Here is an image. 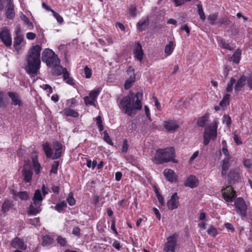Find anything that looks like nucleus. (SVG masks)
<instances>
[{
	"label": "nucleus",
	"instance_id": "nucleus-13",
	"mask_svg": "<svg viewBox=\"0 0 252 252\" xmlns=\"http://www.w3.org/2000/svg\"><path fill=\"white\" fill-rule=\"evenodd\" d=\"M134 57L141 62L143 58L144 53L142 46L139 42H135L133 49Z\"/></svg>",
	"mask_w": 252,
	"mask_h": 252
},
{
	"label": "nucleus",
	"instance_id": "nucleus-3",
	"mask_svg": "<svg viewBox=\"0 0 252 252\" xmlns=\"http://www.w3.org/2000/svg\"><path fill=\"white\" fill-rule=\"evenodd\" d=\"M175 157V152L173 147L158 149L156 151L154 161L157 164H162L169 161L176 163L177 161Z\"/></svg>",
	"mask_w": 252,
	"mask_h": 252
},
{
	"label": "nucleus",
	"instance_id": "nucleus-39",
	"mask_svg": "<svg viewBox=\"0 0 252 252\" xmlns=\"http://www.w3.org/2000/svg\"><path fill=\"white\" fill-rule=\"evenodd\" d=\"M218 14L217 13L210 14L208 17L209 23L212 25H215L217 24Z\"/></svg>",
	"mask_w": 252,
	"mask_h": 252
},
{
	"label": "nucleus",
	"instance_id": "nucleus-34",
	"mask_svg": "<svg viewBox=\"0 0 252 252\" xmlns=\"http://www.w3.org/2000/svg\"><path fill=\"white\" fill-rule=\"evenodd\" d=\"M54 242V239L52 237L48 235H45L42 237V245L43 246H47L52 244Z\"/></svg>",
	"mask_w": 252,
	"mask_h": 252
},
{
	"label": "nucleus",
	"instance_id": "nucleus-36",
	"mask_svg": "<svg viewBox=\"0 0 252 252\" xmlns=\"http://www.w3.org/2000/svg\"><path fill=\"white\" fill-rule=\"evenodd\" d=\"M230 96V95L229 94H225L222 100L220 102V106L224 109L229 104Z\"/></svg>",
	"mask_w": 252,
	"mask_h": 252
},
{
	"label": "nucleus",
	"instance_id": "nucleus-33",
	"mask_svg": "<svg viewBox=\"0 0 252 252\" xmlns=\"http://www.w3.org/2000/svg\"><path fill=\"white\" fill-rule=\"evenodd\" d=\"M63 113L66 116H71L74 118H77L79 116V113L77 111L69 108L64 109Z\"/></svg>",
	"mask_w": 252,
	"mask_h": 252
},
{
	"label": "nucleus",
	"instance_id": "nucleus-49",
	"mask_svg": "<svg viewBox=\"0 0 252 252\" xmlns=\"http://www.w3.org/2000/svg\"><path fill=\"white\" fill-rule=\"evenodd\" d=\"M236 80L235 79L231 78L229 83H228L226 87V91L228 93L231 92L232 91L233 86L235 83Z\"/></svg>",
	"mask_w": 252,
	"mask_h": 252
},
{
	"label": "nucleus",
	"instance_id": "nucleus-62",
	"mask_svg": "<svg viewBox=\"0 0 252 252\" xmlns=\"http://www.w3.org/2000/svg\"><path fill=\"white\" fill-rule=\"evenodd\" d=\"M220 44L221 45V46L226 49H228L229 50H231L232 49L230 47V46L229 45L228 43H225V41L223 40H221L220 41Z\"/></svg>",
	"mask_w": 252,
	"mask_h": 252
},
{
	"label": "nucleus",
	"instance_id": "nucleus-61",
	"mask_svg": "<svg viewBox=\"0 0 252 252\" xmlns=\"http://www.w3.org/2000/svg\"><path fill=\"white\" fill-rule=\"evenodd\" d=\"M72 234L77 237L80 236V229L79 227L76 226L73 228Z\"/></svg>",
	"mask_w": 252,
	"mask_h": 252
},
{
	"label": "nucleus",
	"instance_id": "nucleus-37",
	"mask_svg": "<svg viewBox=\"0 0 252 252\" xmlns=\"http://www.w3.org/2000/svg\"><path fill=\"white\" fill-rule=\"evenodd\" d=\"M63 80L66 82L67 84L70 85H73L74 84L73 79L69 76V74L67 72L66 69H65V71L63 74Z\"/></svg>",
	"mask_w": 252,
	"mask_h": 252
},
{
	"label": "nucleus",
	"instance_id": "nucleus-30",
	"mask_svg": "<svg viewBox=\"0 0 252 252\" xmlns=\"http://www.w3.org/2000/svg\"><path fill=\"white\" fill-rule=\"evenodd\" d=\"M149 25V19L148 18L142 19L139 21L137 24V29L140 31H143L147 28Z\"/></svg>",
	"mask_w": 252,
	"mask_h": 252
},
{
	"label": "nucleus",
	"instance_id": "nucleus-38",
	"mask_svg": "<svg viewBox=\"0 0 252 252\" xmlns=\"http://www.w3.org/2000/svg\"><path fill=\"white\" fill-rule=\"evenodd\" d=\"M174 48V42L171 41L167 45L165 46L164 52L167 55V56H169L173 51Z\"/></svg>",
	"mask_w": 252,
	"mask_h": 252
},
{
	"label": "nucleus",
	"instance_id": "nucleus-8",
	"mask_svg": "<svg viewBox=\"0 0 252 252\" xmlns=\"http://www.w3.org/2000/svg\"><path fill=\"white\" fill-rule=\"evenodd\" d=\"M0 39L4 44L9 47L12 44V39L9 30L6 28H2L0 30Z\"/></svg>",
	"mask_w": 252,
	"mask_h": 252
},
{
	"label": "nucleus",
	"instance_id": "nucleus-29",
	"mask_svg": "<svg viewBox=\"0 0 252 252\" xmlns=\"http://www.w3.org/2000/svg\"><path fill=\"white\" fill-rule=\"evenodd\" d=\"M23 40V36L21 34V30L20 27H17L16 31V35L14 38V46H16L20 45Z\"/></svg>",
	"mask_w": 252,
	"mask_h": 252
},
{
	"label": "nucleus",
	"instance_id": "nucleus-25",
	"mask_svg": "<svg viewBox=\"0 0 252 252\" xmlns=\"http://www.w3.org/2000/svg\"><path fill=\"white\" fill-rule=\"evenodd\" d=\"M43 150L47 158H52L53 156V149L47 142L42 144Z\"/></svg>",
	"mask_w": 252,
	"mask_h": 252
},
{
	"label": "nucleus",
	"instance_id": "nucleus-59",
	"mask_svg": "<svg viewBox=\"0 0 252 252\" xmlns=\"http://www.w3.org/2000/svg\"><path fill=\"white\" fill-rule=\"evenodd\" d=\"M128 144H127V141L126 139H125L123 141L122 148V153H126L128 149Z\"/></svg>",
	"mask_w": 252,
	"mask_h": 252
},
{
	"label": "nucleus",
	"instance_id": "nucleus-58",
	"mask_svg": "<svg viewBox=\"0 0 252 252\" xmlns=\"http://www.w3.org/2000/svg\"><path fill=\"white\" fill-rule=\"evenodd\" d=\"M52 13L54 17L60 24H62L63 22V18L59 13L56 12L55 11Z\"/></svg>",
	"mask_w": 252,
	"mask_h": 252
},
{
	"label": "nucleus",
	"instance_id": "nucleus-32",
	"mask_svg": "<svg viewBox=\"0 0 252 252\" xmlns=\"http://www.w3.org/2000/svg\"><path fill=\"white\" fill-rule=\"evenodd\" d=\"M241 51L239 49H237L231 57V61L234 63H239L241 59Z\"/></svg>",
	"mask_w": 252,
	"mask_h": 252
},
{
	"label": "nucleus",
	"instance_id": "nucleus-44",
	"mask_svg": "<svg viewBox=\"0 0 252 252\" xmlns=\"http://www.w3.org/2000/svg\"><path fill=\"white\" fill-rule=\"evenodd\" d=\"M27 223L35 226H38L40 225V220L39 218L30 219L27 220Z\"/></svg>",
	"mask_w": 252,
	"mask_h": 252
},
{
	"label": "nucleus",
	"instance_id": "nucleus-9",
	"mask_svg": "<svg viewBox=\"0 0 252 252\" xmlns=\"http://www.w3.org/2000/svg\"><path fill=\"white\" fill-rule=\"evenodd\" d=\"M177 236L175 234L167 238V242L164 244L163 250L165 252H174L176 246Z\"/></svg>",
	"mask_w": 252,
	"mask_h": 252
},
{
	"label": "nucleus",
	"instance_id": "nucleus-20",
	"mask_svg": "<svg viewBox=\"0 0 252 252\" xmlns=\"http://www.w3.org/2000/svg\"><path fill=\"white\" fill-rule=\"evenodd\" d=\"M163 174L166 179L170 183L176 181L177 178L174 171L170 169H165Z\"/></svg>",
	"mask_w": 252,
	"mask_h": 252
},
{
	"label": "nucleus",
	"instance_id": "nucleus-27",
	"mask_svg": "<svg viewBox=\"0 0 252 252\" xmlns=\"http://www.w3.org/2000/svg\"><path fill=\"white\" fill-rule=\"evenodd\" d=\"M32 162L36 174H38L40 171L41 166L38 161V157L36 155H32Z\"/></svg>",
	"mask_w": 252,
	"mask_h": 252
},
{
	"label": "nucleus",
	"instance_id": "nucleus-63",
	"mask_svg": "<svg viewBox=\"0 0 252 252\" xmlns=\"http://www.w3.org/2000/svg\"><path fill=\"white\" fill-rule=\"evenodd\" d=\"M41 190L43 196H45L46 195L48 194L49 189L48 187H45L44 185H43L41 187Z\"/></svg>",
	"mask_w": 252,
	"mask_h": 252
},
{
	"label": "nucleus",
	"instance_id": "nucleus-2",
	"mask_svg": "<svg viewBox=\"0 0 252 252\" xmlns=\"http://www.w3.org/2000/svg\"><path fill=\"white\" fill-rule=\"evenodd\" d=\"M41 47L39 45L33 46L29 50L26 57L27 65L26 70L27 73L32 75L37 74L40 67V52Z\"/></svg>",
	"mask_w": 252,
	"mask_h": 252
},
{
	"label": "nucleus",
	"instance_id": "nucleus-28",
	"mask_svg": "<svg viewBox=\"0 0 252 252\" xmlns=\"http://www.w3.org/2000/svg\"><path fill=\"white\" fill-rule=\"evenodd\" d=\"M43 200V197L40 189H36L32 198L33 202L34 204H41V201Z\"/></svg>",
	"mask_w": 252,
	"mask_h": 252
},
{
	"label": "nucleus",
	"instance_id": "nucleus-52",
	"mask_svg": "<svg viewBox=\"0 0 252 252\" xmlns=\"http://www.w3.org/2000/svg\"><path fill=\"white\" fill-rule=\"evenodd\" d=\"M96 165H97V161L96 160H94L93 161H92L90 159L87 160L86 165L88 167H89V168L92 167V169H94Z\"/></svg>",
	"mask_w": 252,
	"mask_h": 252
},
{
	"label": "nucleus",
	"instance_id": "nucleus-11",
	"mask_svg": "<svg viewBox=\"0 0 252 252\" xmlns=\"http://www.w3.org/2000/svg\"><path fill=\"white\" fill-rule=\"evenodd\" d=\"M127 73L129 75V78L126 81L124 88L126 90L129 89L132 84L135 81V75L134 69L131 66H129L127 69Z\"/></svg>",
	"mask_w": 252,
	"mask_h": 252
},
{
	"label": "nucleus",
	"instance_id": "nucleus-16",
	"mask_svg": "<svg viewBox=\"0 0 252 252\" xmlns=\"http://www.w3.org/2000/svg\"><path fill=\"white\" fill-rule=\"evenodd\" d=\"M5 15L6 17L9 19H12L15 17V12L14 10V5L11 0H7V3L6 6Z\"/></svg>",
	"mask_w": 252,
	"mask_h": 252
},
{
	"label": "nucleus",
	"instance_id": "nucleus-53",
	"mask_svg": "<svg viewBox=\"0 0 252 252\" xmlns=\"http://www.w3.org/2000/svg\"><path fill=\"white\" fill-rule=\"evenodd\" d=\"M103 134H104L103 139H104V141L106 142H107L108 144H109L111 145H113V143L112 142V140L106 131H105L103 132Z\"/></svg>",
	"mask_w": 252,
	"mask_h": 252
},
{
	"label": "nucleus",
	"instance_id": "nucleus-22",
	"mask_svg": "<svg viewBox=\"0 0 252 252\" xmlns=\"http://www.w3.org/2000/svg\"><path fill=\"white\" fill-rule=\"evenodd\" d=\"M41 204H34V202L30 205L28 214L29 215H36L41 211L40 206Z\"/></svg>",
	"mask_w": 252,
	"mask_h": 252
},
{
	"label": "nucleus",
	"instance_id": "nucleus-19",
	"mask_svg": "<svg viewBox=\"0 0 252 252\" xmlns=\"http://www.w3.org/2000/svg\"><path fill=\"white\" fill-rule=\"evenodd\" d=\"M22 174L24 178L23 179L26 182H31L32 176V170L31 168H27V167L24 166L22 171Z\"/></svg>",
	"mask_w": 252,
	"mask_h": 252
},
{
	"label": "nucleus",
	"instance_id": "nucleus-55",
	"mask_svg": "<svg viewBox=\"0 0 252 252\" xmlns=\"http://www.w3.org/2000/svg\"><path fill=\"white\" fill-rule=\"evenodd\" d=\"M191 0H173L175 6H179L183 5L186 2H189Z\"/></svg>",
	"mask_w": 252,
	"mask_h": 252
},
{
	"label": "nucleus",
	"instance_id": "nucleus-4",
	"mask_svg": "<svg viewBox=\"0 0 252 252\" xmlns=\"http://www.w3.org/2000/svg\"><path fill=\"white\" fill-rule=\"evenodd\" d=\"M42 60L50 67L60 63V59L58 56L50 49H46L43 51Z\"/></svg>",
	"mask_w": 252,
	"mask_h": 252
},
{
	"label": "nucleus",
	"instance_id": "nucleus-50",
	"mask_svg": "<svg viewBox=\"0 0 252 252\" xmlns=\"http://www.w3.org/2000/svg\"><path fill=\"white\" fill-rule=\"evenodd\" d=\"M222 122L228 126H229L231 124V118L228 115H224L222 118Z\"/></svg>",
	"mask_w": 252,
	"mask_h": 252
},
{
	"label": "nucleus",
	"instance_id": "nucleus-26",
	"mask_svg": "<svg viewBox=\"0 0 252 252\" xmlns=\"http://www.w3.org/2000/svg\"><path fill=\"white\" fill-rule=\"evenodd\" d=\"M51 67H52V73L54 75L57 76L60 75L62 74H63L65 71V69H66V68H63L62 66L60 65V64L53 65Z\"/></svg>",
	"mask_w": 252,
	"mask_h": 252
},
{
	"label": "nucleus",
	"instance_id": "nucleus-15",
	"mask_svg": "<svg viewBox=\"0 0 252 252\" xmlns=\"http://www.w3.org/2000/svg\"><path fill=\"white\" fill-rule=\"evenodd\" d=\"M179 204V197L177 193H174L167 203L168 209L171 210L177 208Z\"/></svg>",
	"mask_w": 252,
	"mask_h": 252
},
{
	"label": "nucleus",
	"instance_id": "nucleus-48",
	"mask_svg": "<svg viewBox=\"0 0 252 252\" xmlns=\"http://www.w3.org/2000/svg\"><path fill=\"white\" fill-rule=\"evenodd\" d=\"M96 125L99 128V131H102L103 130V126L102 125V122L100 116H98L96 118Z\"/></svg>",
	"mask_w": 252,
	"mask_h": 252
},
{
	"label": "nucleus",
	"instance_id": "nucleus-18",
	"mask_svg": "<svg viewBox=\"0 0 252 252\" xmlns=\"http://www.w3.org/2000/svg\"><path fill=\"white\" fill-rule=\"evenodd\" d=\"M163 126L164 128L169 132L174 131L179 127V126L176 122L174 121H164Z\"/></svg>",
	"mask_w": 252,
	"mask_h": 252
},
{
	"label": "nucleus",
	"instance_id": "nucleus-42",
	"mask_svg": "<svg viewBox=\"0 0 252 252\" xmlns=\"http://www.w3.org/2000/svg\"><path fill=\"white\" fill-rule=\"evenodd\" d=\"M66 201L71 206H72L75 204L76 201L73 197V194L72 192H70L68 194V196L66 198Z\"/></svg>",
	"mask_w": 252,
	"mask_h": 252
},
{
	"label": "nucleus",
	"instance_id": "nucleus-46",
	"mask_svg": "<svg viewBox=\"0 0 252 252\" xmlns=\"http://www.w3.org/2000/svg\"><path fill=\"white\" fill-rule=\"evenodd\" d=\"M208 234L215 237L217 234L216 228L213 225H211L207 230Z\"/></svg>",
	"mask_w": 252,
	"mask_h": 252
},
{
	"label": "nucleus",
	"instance_id": "nucleus-64",
	"mask_svg": "<svg viewBox=\"0 0 252 252\" xmlns=\"http://www.w3.org/2000/svg\"><path fill=\"white\" fill-rule=\"evenodd\" d=\"M244 165L247 168H250L252 166V160L246 159L244 161Z\"/></svg>",
	"mask_w": 252,
	"mask_h": 252
},
{
	"label": "nucleus",
	"instance_id": "nucleus-60",
	"mask_svg": "<svg viewBox=\"0 0 252 252\" xmlns=\"http://www.w3.org/2000/svg\"><path fill=\"white\" fill-rule=\"evenodd\" d=\"M57 242L61 246H64L66 244V241L65 238L59 236L57 238Z\"/></svg>",
	"mask_w": 252,
	"mask_h": 252
},
{
	"label": "nucleus",
	"instance_id": "nucleus-43",
	"mask_svg": "<svg viewBox=\"0 0 252 252\" xmlns=\"http://www.w3.org/2000/svg\"><path fill=\"white\" fill-rule=\"evenodd\" d=\"M197 9H198V13L200 16V19L204 21L206 19V17H205V15L204 14V12L203 11V9L202 5L200 4H198L197 5Z\"/></svg>",
	"mask_w": 252,
	"mask_h": 252
},
{
	"label": "nucleus",
	"instance_id": "nucleus-21",
	"mask_svg": "<svg viewBox=\"0 0 252 252\" xmlns=\"http://www.w3.org/2000/svg\"><path fill=\"white\" fill-rule=\"evenodd\" d=\"M11 245L14 248L22 250H24L26 248L24 242L18 237L15 238L12 241Z\"/></svg>",
	"mask_w": 252,
	"mask_h": 252
},
{
	"label": "nucleus",
	"instance_id": "nucleus-1",
	"mask_svg": "<svg viewBox=\"0 0 252 252\" xmlns=\"http://www.w3.org/2000/svg\"><path fill=\"white\" fill-rule=\"evenodd\" d=\"M142 96L141 93L137 92L134 94L130 92L127 95L123 97L120 100L119 107L125 114L131 116L132 114L141 109Z\"/></svg>",
	"mask_w": 252,
	"mask_h": 252
},
{
	"label": "nucleus",
	"instance_id": "nucleus-5",
	"mask_svg": "<svg viewBox=\"0 0 252 252\" xmlns=\"http://www.w3.org/2000/svg\"><path fill=\"white\" fill-rule=\"evenodd\" d=\"M235 211L239 215L242 220H245L247 216L248 206L244 199L242 197H238L234 201Z\"/></svg>",
	"mask_w": 252,
	"mask_h": 252
},
{
	"label": "nucleus",
	"instance_id": "nucleus-51",
	"mask_svg": "<svg viewBox=\"0 0 252 252\" xmlns=\"http://www.w3.org/2000/svg\"><path fill=\"white\" fill-rule=\"evenodd\" d=\"M206 120H207L205 116L201 117L197 120V124L198 125V126L200 127H203L205 125Z\"/></svg>",
	"mask_w": 252,
	"mask_h": 252
},
{
	"label": "nucleus",
	"instance_id": "nucleus-7",
	"mask_svg": "<svg viewBox=\"0 0 252 252\" xmlns=\"http://www.w3.org/2000/svg\"><path fill=\"white\" fill-rule=\"evenodd\" d=\"M221 191L222 197L227 202H232L237 196L235 191L230 186L226 187Z\"/></svg>",
	"mask_w": 252,
	"mask_h": 252
},
{
	"label": "nucleus",
	"instance_id": "nucleus-35",
	"mask_svg": "<svg viewBox=\"0 0 252 252\" xmlns=\"http://www.w3.org/2000/svg\"><path fill=\"white\" fill-rule=\"evenodd\" d=\"M246 82V77L244 76H242L237 82L235 89L236 91H240L241 89L244 86Z\"/></svg>",
	"mask_w": 252,
	"mask_h": 252
},
{
	"label": "nucleus",
	"instance_id": "nucleus-17",
	"mask_svg": "<svg viewBox=\"0 0 252 252\" xmlns=\"http://www.w3.org/2000/svg\"><path fill=\"white\" fill-rule=\"evenodd\" d=\"M199 183L198 180L194 175H190L188 177L185 182V186L190 188L196 187Z\"/></svg>",
	"mask_w": 252,
	"mask_h": 252
},
{
	"label": "nucleus",
	"instance_id": "nucleus-12",
	"mask_svg": "<svg viewBox=\"0 0 252 252\" xmlns=\"http://www.w3.org/2000/svg\"><path fill=\"white\" fill-rule=\"evenodd\" d=\"M53 148L55 150V154L52 157V159H56L62 156L63 145L58 141L53 142Z\"/></svg>",
	"mask_w": 252,
	"mask_h": 252
},
{
	"label": "nucleus",
	"instance_id": "nucleus-6",
	"mask_svg": "<svg viewBox=\"0 0 252 252\" xmlns=\"http://www.w3.org/2000/svg\"><path fill=\"white\" fill-rule=\"evenodd\" d=\"M217 125L216 123L205 128L203 134V144L204 145H207L211 139H214L216 138L217 135Z\"/></svg>",
	"mask_w": 252,
	"mask_h": 252
},
{
	"label": "nucleus",
	"instance_id": "nucleus-57",
	"mask_svg": "<svg viewBox=\"0 0 252 252\" xmlns=\"http://www.w3.org/2000/svg\"><path fill=\"white\" fill-rule=\"evenodd\" d=\"M129 13L132 17H135L136 15V7L131 5L129 8Z\"/></svg>",
	"mask_w": 252,
	"mask_h": 252
},
{
	"label": "nucleus",
	"instance_id": "nucleus-47",
	"mask_svg": "<svg viewBox=\"0 0 252 252\" xmlns=\"http://www.w3.org/2000/svg\"><path fill=\"white\" fill-rule=\"evenodd\" d=\"M18 195L21 199L28 200L29 199V195L27 191H20L18 193Z\"/></svg>",
	"mask_w": 252,
	"mask_h": 252
},
{
	"label": "nucleus",
	"instance_id": "nucleus-31",
	"mask_svg": "<svg viewBox=\"0 0 252 252\" xmlns=\"http://www.w3.org/2000/svg\"><path fill=\"white\" fill-rule=\"evenodd\" d=\"M13 206V201L9 200H5L2 205L1 211L3 213L7 212Z\"/></svg>",
	"mask_w": 252,
	"mask_h": 252
},
{
	"label": "nucleus",
	"instance_id": "nucleus-40",
	"mask_svg": "<svg viewBox=\"0 0 252 252\" xmlns=\"http://www.w3.org/2000/svg\"><path fill=\"white\" fill-rule=\"evenodd\" d=\"M66 203L63 200L60 203H58L55 206V209L59 212H61L63 211V208L66 207Z\"/></svg>",
	"mask_w": 252,
	"mask_h": 252
},
{
	"label": "nucleus",
	"instance_id": "nucleus-41",
	"mask_svg": "<svg viewBox=\"0 0 252 252\" xmlns=\"http://www.w3.org/2000/svg\"><path fill=\"white\" fill-rule=\"evenodd\" d=\"M21 19L30 28V29L33 27L32 23L30 21L29 18L24 14H21L20 15Z\"/></svg>",
	"mask_w": 252,
	"mask_h": 252
},
{
	"label": "nucleus",
	"instance_id": "nucleus-45",
	"mask_svg": "<svg viewBox=\"0 0 252 252\" xmlns=\"http://www.w3.org/2000/svg\"><path fill=\"white\" fill-rule=\"evenodd\" d=\"M59 163L58 161H55L52 165V168L51 169L50 172V173L57 174L58 171Z\"/></svg>",
	"mask_w": 252,
	"mask_h": 252
},
{
	"label": "nucleus",
	"instance_id": "nucleus-54",
	"mask_svg": "<svg viewBox=\"0 0 252 252\" xmlns=\"http://www.w3.org/2000/svg\"><path fill=\"white\" fill-rule=\"evenodd\" d=\"M228 176L232 180H236L239 178V173L236 171H233L229 172Z\"/></svg>",
	"mask_w": 252,
	"mask_h": 252
},
{
	"label": "nucleus",
	"instance_id": "nucleus-23",
	"mask_svg": "<svg viewBox=\"0 0 252 252\" xmlns=\"http://www.w3.org/2000/svg\"><path fill=\"white\" fill-rule=\"evenodd\" d=\"M231 158H225L222 161L221 164V175L224 176L226 175L227 170L230 166L229 160Z\"/></svg>",
	"mask_w": 252,
	"mask_h": 252
},
{
	"label": "nucleus",
	"instance_id": "nucleus-10",
	"mask_svg": "<svg viewBox=\"0 0 252 252\" xmlns=\"http://www.w3.org/2000/svg\"><path fill=\"white\" fill-rule=\"evenodd\" d=\"M100 90L99 88H97L92 92L89 94V96H86L84 97V101L85 104L87 106L94 105V101L96 100L98 95L100 93Z\"/></svg>",
	"mask_w": 252,
	"mask_h": 252
},
{
	"label": "nucleus",
	"instance_id": "nucleus-14",
	"mask_svg": "<svg viewBox=\"0 0 252 252\" xmlns=\"http://www.w3.org/2000/svg\"><path fill=\"white\" fill-rule=\"evenodd\" d=\"M7 95L11 99V104L14 106H22V102L20 95L16 93L9 92L7 93Z\"/></svg>",
	"mask_w": 252,
	"mask_h": 252
},
{
	"label": "nucleus",
	"instance_id": "nucleus-56",
	"mask_svg": "<svg viewBox=\"0 0 252 252\" xmlns=\"http://www.w3.org/2000/svg\"><path fill=\"white\" fill-rule=\"evenodd\" d=\"M85 77L86 78H90L92 75V70L87 66H85L84 69Z\"/></svg>",
	"mask_w": 252,
	"mask_h": 252
},
{
	"label": "nucleus",
	"instance_id": "nucleus-24",
	"mask_svg": "<svg viewBox=\"0 0 252 252\" xmlns=\"http://www.w3.org/2000/svg\"><path fill=\"white\" fill-rule=\"evenodd\" d=\"M230 21L226 16L220 18L218 21L217 25L219 27H222L223 28H227L230 25Z\"/></svg>",
	"mask_w": 252,
	"mask_h": 252
}]
</instances>
